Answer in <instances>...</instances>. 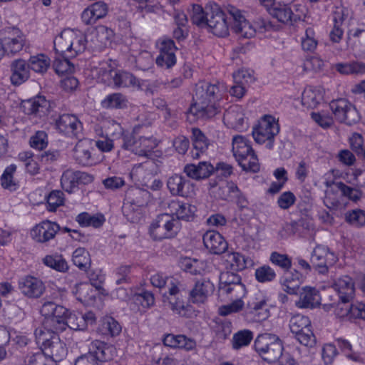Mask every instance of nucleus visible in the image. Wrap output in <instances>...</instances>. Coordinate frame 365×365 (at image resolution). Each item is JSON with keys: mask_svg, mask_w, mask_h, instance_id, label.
I'll use <instances>...</instances> for the list:
<instances>
[{"mask_svg": "<svg viewBox=\"0 0 365 365\" xmlns=\"http://www.w3.org/2000/svg\"><path fill=\"white\" fill-rule=\"evenodd\" d=\"M167 187L173 195L190 197L194 194L193 184L181 175L175 174L167 181Z\"/></svg>", "mask_w": 365, "mask_h": 365, "instance_id": "17", "label": "nucleus"}, {"mask_svg": "<svg viewBox=\"0 0 365 365\" xmlns=\"http://www.w3.org/2000/svg\"><path fill=\"white\" fill-rule=\"evenodd\" d=\"M249 306L256 321L264 320L269 316L267 299L262 295L256 297L255 300L250 303Z\"/></svg>", "mask_w": 365, "mask_h": 365, "instance_id": "40", "label": "nucleus"}, {"mask_svg": "<svg viewBox=\"0 0 365 365\" xmlns=\"http://www.w3.org/2000/svg\"><path fill=\"white\" fill-rule=\"evenodd\" d=\"M253 339V334L247 329L240 330L235 333L232 339V348L239 350L244 346H248Z\"/></svg>", "mask_w": 365, "mask_h": 365, "instance_id": "53", "label": "nucleus"}, {"mask_svg": "<svg viewBox=\"0 0 365 365\" xmlns=\"http://www.w3.org/2000/svg\"><path fill=\"white\" fill-rule=\"evenodd\" d=\"M108 13V6L103 1H97L87 8L81 14V20L86 25L94 24Z\"/></svg>", "mask_w": 365, "mask_h": 365, "instance_id": "27", "label": "nucleus"}, {"mask_svg": "<svg viewBox=\"0 0 365 365\" xmlns=\"http://www.w3.org/2000/svg\"><path fill=\"white\" fill-rule=\"evenodd\" d=\"M255 349L261 358L269 364H274L282 356L284 346L282 340L275 334H259L255 341Z\"/></svg>", "mask_w": 365, "mask_h": 365, "instance_id": "4", "label": "nucleus"}, {"mask_svg": "<svg viewBox=\"0 0 365 365\" xmlns=\"http://www.w3.org/2000/svg\"><path fill=\"white\" fill-rule=\"evenodd\" d=\"M60 227L56 222L46 220L36 225L31 231L32 238L37 242H46L53 239Z\"/></svg>", "mask_w": 365, "mask_h": 365, "instance_id": "21", "label": "nucleus"}, {"mask_svg": "<svg viewBox=\"0 0 365 365\" xmlns=\"http://www.w3.org/2000/svg\"><path fill=\"white\" fill-rule=\"evenodd\" d=\"M137 80L138 78L129 72L115 70L112 84L116 88H135Z\"/></svg>", "mask_w": 365, "mask_h": 365, "instance_id": "43", "label": "nucleus"}, {"mask_svg": "<svg viewBox=\"0 0 365 365\" xmlns=\"http://www.w3.org/2000/svg\"><path fill=\"white\" fill-rule=\"evenodd\" d=\"M302 275L298 271L286 270L282 279L281 283L284 292L289 294H295L299 288Z\"/></svg>", "mask_w": 365, "mask_h": 365, "instance_id": "37", "label": "nucleus"}, {"mask_svg": "<svg viewBox=\"0 0 365 365\" xmlns=\"http://www.w3.org/2000/svg\"><path fill=\"white\" fill-rule=\"evenodd\" d=\"M337 260L335 254L323 245H317L311 254L310 261L312 266L320 273L325 274L328 267L333 265Z\"/></svg>", "mask_w": 365, "mask_h": 365, "instance_id": "13", "label": "nucleus"}, {"mask_svg": "<svg viewBox=\"0 0 365 365\" xmlns=\"http://www.w3.org/2000/svg\"><path fill=\"white\" fill-rule=\"evenodd\" d=\"M72 261L76 267L86 270L91 264L90 255L85 248L78 247L73 252Z\"/></svg>", "mask_w": 365, "mask_h": 365, "instance_id": "52", "label": "nucleus"}, {"mask_svg": "<svg viewBox=\"0 0 365 365\" xmlns=\"http://www.w3.org/2000/svg\"><path fill=\"white\" fill-rule=\"evenodd\" d=\"M16 170V166L14 164L10 165L4 170L1 178V185L4 188L10 190H15L16 189V183L14 180L13 177Z\"/></svg>", "mask_w": 365, "mask_h": 365, "instance_id": "59", "label": "nucleus"}, {"mask_svg": "<svg viewBox=\"0 0 365 365\" xmlns=\"http://www.w3.org/2000/svg\"><path fill=\"white\" fill-rule=\"evenodd\" d=\"M324 89L321 86H307L302 94V104L307 108H314L323 101Z\"/></svg>", "mask_w": 365, "mask_h": 365, "instance_id": "32", "label": "nucleus"}, {"mask_svg": "<svg viewBox=\"0 0 365 365\" xmlns=\"http://www.w3.org/2000/svg\"><path fill=\"white\" fill-rule=\"evenodd\" d=\"M65 329L69 327L73 330H83L86 329V321L83 314L79 312L66 314L64 319Z\"/></svg>", "mask_w": 365, "mask_h": 365, "instance_id": "51", "label": "nucleus"}, {"mask_svg": "<svg viewBox=\"0 0 365 365\" xmlns=\"http://www.w3.org/2000/svg\"><path fill=\"white\" fill-rule=\"evenodd\" d=\"M11 82L19 86L27 81L30 76V68L28 63L21 58L14 60L11 64Z\"/></svg>", "mask_w": 365, "mask_h": 365, "instance_id": "30", "label": "nucleus"}, {"mask_svg": "<svg viewBox=\"0 0 365 365\" xmlns=\"http://www.w3.org/2000/svg\"><path fill=\"white\" fill-rule=\"evenodd\" d=\"M128 99L120 93H113L105 97L101 106L106 109H122L127 106Z\"/></svg>", "mask_w": 365, "mask_h": 365, "instance_id": "45", "label": "nucleus"}, {"mask_svg": "<svg viewBox=\"0 0 365 365\" xmlns=\"http://www.w3.org/2000/svg\"><path fill=\"white\" fill-rule=\"evenodd\" d=\"M279 132V125L276 118L272 115L262 117L257 127L252 130V136L259 144L268 141L269 148H272V140Z\"/></svg>", "mask_w": 365, "mask_h": 365, "instance_id": "10", "label": "nucleus"}, {"mask_svg": "<svg viewBox=\"0 0 365 365\" xmlns=\"http://www.w3.org/2000/svg\"><path fill=\"white\" fill-rule=\"evenodd\" d=\"M181 228L178 219L168 213L158 215L150 227V235L154 240L175 237Z\"/></svg>", "mask_w": 365, "mask_h": 365, "instance_id": "5", "label": "nucleus"}, {"mask_svg": "<svg viewBox=\"0 0 365 365\" xmlns=\"http://www.w3.org/2000/svg\"><path fill=\"white\" fill-rule=\"evenodd\" d=\"M76 220L81 227L98 228L103 225L106 219L101 214L91 215L83 212L76 216Z\"/></svg>", "mask_w": 365, "mask_h": 365, "instance_id": "44", "label": "nucleus"}, {"mask_svg": "<svg viewBox=\"0 0 365 365\" xmlns=\"http://www.w3.org/2000/svg\"><path fill=\"white\" fill-rule=\"evenodd\" d=\"M207 26L210 31L219 37H225L229 34V23L226 14L218 4L209 2L206 6Z\"/></svg>", "mask_w": 365, "mask_h": 365, "instance_id": "7", "label": "nucleus"}, {"mask_svg": "<svg viewBox=\"0 0 365 365\" xmlns=\"http://www.w3.org/2000/svg\"><path fill=\"white\" fill-rule=\"evenodd\" d=\"M332 287L337 292L340 300L349 302L355 294V286L353 279L349 276H343L334 280Z\"/></svg>", "mask_w": 365, "mask_h": 365, "instance_id": "22", "label": "nucleus"}, {"mask_svg": "<svg viewBox=\"0 0 365 365\" xmlns=\"http://www.w3.org/2000/svg\"><path fill=\"white\" fill-rule=\"evenodd\" d=\"M43 354L55 361H61L67 354V348L58 336H53L51 341L42 349Z\"/></svg>", "mask_w": 365, "mask_h": 365, "instance_id": "34", "label": "nucleus"}, {"mask_svg": "<svg viewBox=\"0 0 365 365\" xmlns=\"http://www.w3.org/2000/svg\"><path fill=\"white\" fill-rule=\"evenodd\" d=\"M19 287L21 293L29 298H39L46 289L43 282L32 276L21 278L19 282Z\"/></svg>", "mask_w": 365, "mask_h": 365, "instance_id": "18", "label": "nucleus"}, {"mask_svg": "<svg viewBox=\"0 0 365 365\" xmlns=\"http://www.w3.org/2000/svg\"><path fill=\"white\" fill-rule=\"evenodd\" d=\"M192 141L193 148L191 156L194 159H197L207 150L209 143L204 133L197 128H192Z\"/></svg>", "mask_w": 365, "mask_h": 365, "instance_id": "38", "label": "nucleus"}, {"mask_svg": "<svg viewBox=\"0 0 365 365\" xmlns=\"http://www.w3.org/2000/svg\"><path fill=\"white\" fill-rule=\"evenodd\" d=\"M232 145L233 155L243 170L252 173L259 171V160L246 137L240 135L234 136Z\"/></svg>", "mask_w": 365, "mask_h": 365, "instance_id": "3", "label": "nucleus"}, {"mask_svg": "<svg viewBox=\"0 0 365 365\" xmlns=\"http://www.w3.org/2000/svg\"><path fill=\"white\" fill-rule=\"evenodd\" d=\"M346 220L354 227L365 225V211L362 210H354L348 212L345 216Z\"/></svg>", "mask_w": 365, "mask_h": 365, "instance_id": "62", "label": "nucleus"}, {"mask_svg": "<svg viewBox=\"0 0 365 365\" xmlns=\"http://www.w3.org/2000/svg\"><path fill=\"white\" fill-rule=\"evenodd\" d=\"M115 71V69L110 63L103 62L94 69L93 73L98 81L111 85Z\"/></svg>", "mask_w": 365, "mask_h": 365, "instance_id": "47", "label": "nucleus"}, {"mask_svg": "<svg viewBox=\"0 0 365 365\" xmlns=\"http://www.w3.org/2000/svg\"><path fill=\"white\" fill-rule=\"evenodd\" d=\"M43 264L58 272H65L68 269L66 259L61 255H46L43 259Z\"/></svg>", "mask_w": 365, "mask_h": 365, "instance_id": "50", "label": "nucleus"}, {"mask_svg": "<svg viewBox=\"0 0 365 365\" xmlns=\"http://www.w3.org/2000/svg\"><path fill=\"white\" fill-rule=\"evenodd\" d=\"M224 264L227 269L242 271L246 268L245 257L239 252H227L224 256Z\"/></svg>", "mask_w": 365, "mask_h": 365, "instance_id": "41", "label": "nucleus"}, {"mask_svg": "<svg viewBox=\"0 0 365 365\" xmlns=\"http://www.w3.org/2000/svg\"><path fill=\"white\" fill-rule=\"evenodd\" d=\"M59 331L46 328L43 323L42 327L36 329L34 335L37 344H41L43 349L51 341L53 336H57L56 333Z\"/></svg>", "mask_w": 365, "mask_h": 365, "instance_id": "56", "label": "nucleus"}, {"mask_svg": "<svg viewBox=\"0 0 365 365\" xmlns=\"http://www.w3.org/2000/svg\"><path fill=\"white\" fill-rule=\"evenodd\" d=\"M335 187L341 192L343 196L354 202L359 200L362 196V192L360 190L351 187L342 182H336Z\"/></svg>", "mask_w": 365, "mask_h": 365, "instance_id": "60", "label": "nucleus"}, {"mask_svg": "<svg viewBox=\"0 0 365 365\" xmlns=\"http://www.w3.org/2000/svg\"><path fill=\"white\" fill-rule=\"evenodd\" d=\"M301 46L303 51L313 52L317 48L318 40L313 28L308 27L300 38Z\"/></svg>", "mask_w": 365, "mask_h": 365, "instance_id": "48", "label": "nucleus"}, {"mask_svg": "<svg viewBox=\"0 0 365 365\" xmlns=\"http://www.w3.org/2000/svg\"><path fill=\"white\" fill-rule=\"evenodd\" d=\"M220 294L222 296H227L228 299L230 300H242V298L246 294L245 286L242 283L233 284L232 287L222 289V291L220 292Z\"/></svg>", "mask_w": 365, "mask_h": 365, "instance_id": "58", "label": "nucleus"}, {"mask_svg": "<svg viewBox=\"0 0 365 365\" xmlns=\"http://www.w3.org/2000/svg\"><path fill=\"white\" fill-rule=\"evenodd\" d=\"M22 108L27 115H44L48 108V102L43 96H36L33 98L24 101Z\"/></svg>", "mask_w": 365, "mask_h": 365, "instance_id": "36", "label": "nucleus"}, {"mask_svg": "<svg viewBox=\"0 0 365 365\" xmlns=\"http://www.w3.org/2000/svg\"><path fill=\"white\" fill-rule=\"evenodd\" d=\"M101 128L105 136L113 140H118L120 146L124 143L125 136L131 134V133L125 130L119 123L110 118L103 120Z\"/></svg>", "mask_w": 365, "mask_h": 365, "instance_id": "25", "label": "nucleus"}, {"mask_svg": "<svg viewBox=\"0 0 365 365\" xmlns=\"http://www.w3.org/2000/svg\"><path fill=\"white\" fill-rule=\"evenodd\" d=\"M335 342L336 343V346L349 359L358 363L364 362V359L361 354L354 351L352 346L348 340L342 338H338L335 340Z\"/></svg>", "mask_w": 365, "mask_h": 365, "instance_id": "49", "label": "nucleus"}, {"mask_svg": "<svg viewBox=\"0 0 365 365\" xmlns=\"http://www.w3.org/2000/svg\"><path fill=\"white\" fill-rule=\"evenodd\" d=\"M255 276L257 282L267 283L274 281L277 274L275 271L269 265H262L255 269Z\"/></svg>", "mask_w": 365, "mask_h": 365, "instance_id": "57", "label": "nucleus"}, {"mask_svg": "<svg viewBox=\"0 0 365 365\" xmlns=\"http://www.w3.org/2000/svg\"><path fill=\"white\" fill-rule=\"evenodd\" d=\"M53 43L56 53L68 58L76 57L86 48L85 36L71 29L63 31L55 38Z\"/></svg>", "mask_w": 365, "mask_h": 365, "instance_id": "2", "label": "nucleus"}, {"mask_svg": "<svg viewBox=\"0 0 365 365\" xmlns=\"http://www.w3.org/2000/svg\"><path fill=\"white\" fill-rule=\"evenodd\" d=\"M268 13L279 21L289 24L297 21L300 16L294 14L289 4L295 0H259Z\"/></svg>", "mask_w": 365, "mask_h": 365, "instance_id": "9", "label": "nucleus"}, {"mask_svg": "<svg viewBox=\"0 0 365 365\" xmlns=\"http://www.w3.org/2000/svg\"><path fill=\"white\" fill-rule=\"evenodd\" d=\"M223 121L228 128L237 131H245L249 128L248 120L245 117L244 109L237 105L230 107L225 111Z\"/></svg>", "mask_w": 365, "mask_h": 365, "instance_id": "16", "label": "nucleus"}, {"mask_svg": "<svg viewBox=\"0 0 365 365\" xmlns=\"http://www.w3.org/2000/svg\"><path fill=\"white\" fill-rule=\"evenodd\" d=\"M329 108L335 119L347 125H352L359 120V112L347 99L339 98L329 103Z\"/></svg>", "mask_w": 365, "mask_h": 365, "instance_id": "11", "label": "nucleus"}, {"mask_svg": "<svg viewBox=\"0 0 365 365\" xmlns=\"http://www.w3.org/2000/svg\"><path fill=\"white\" fill-rule=\"evenodd\" d=\"M6 52L11 54L21 51L26 43L24 34L16 28L9 29L2 38Z\"/></svg>", "mask_w": 365, "mask_h": 365, "instance_id": "19", "label": "nucleus"}, {"mask_svg": "<svg viewBox=\"0 0 365 365\" xmlns=\"http://www.w3.org/2000/svg\"><path fill=\"white\" fill-rule=\"evenodd\" d=\"M28 64L31 70L43 74L51 66V59L48 56L40 53L31 56L28 61Z\"/></svg>", "mask_w": 365, "mask_h": 365, "instance_id": "42", "label": "nucleus"}, {"mask_svg": "<svg viewBox=\"0 0 365 365\" xmlns=\"http://www.w3.org/2000/svg\"><path fill=\"white\" fill-rule=\"evenodd\" d=\"M68 310L53 302H45L41 309V314L44 317L43 325L53 331H64V319Z\"/></svg>", "mask_w": 365, "mask_h": 365, "instance_id": "6", "label": "nucleus"}, {"mask_svg": "<svg viewBox=\"0 0 365 365\" xmlns=\"http://www.w3.org/2000/svg\"><path fill=\"white\" fill-rule=\"evenodd\" d=\"M57 129L69 137H78L81 133L82 125L77 117L70 114H63L56 121Z\"/></svg>", "mask_w": 365, "mask_h": 365, "instance_id": "20", "label": "nucleus"}, {"mask_svg": "<svg viewBox=\"0 0 365 365\" xmlns=\"http://www.w3.org/2000/svg\"><path fill=\"white\" fill-rule=\"evenodd\" d=\"M169 296L167 300L169 307L178 314H182L185 309L184 301L180 294L178 282L176 279H170L168 288Z\"/></svg>", "mask_w": 365, "mask_h": 365, "instance_id": "35", "label": "nucleus"}, {"mask_svg": "<svg viewBox=\"0 0 365 365\" xmlns=\"http://www.w3.org/2000/svg\"><path fill=\"white\" fill-rule=\"evenodd\" d=\"M183 171L187 177L199 180L210 177L214 171V167L211 163L202 161L200 162L197 165H186L184 167Z\"/></svg>", "mask_w": 365, "mask_h": 365, "instance_id": "33", "label": "nucleus"}, {"mask_svg": "<svg viewBox=\"0 0 365 365\" xmlns=\"http://www.w3.org/2000/svg\"><path fill=\"white\" fill-rule=\"evenodd\" d=\"M152 167H153V162L140 164L135 167L131 173L132 178L143 186L148 185V183L154 178V175L151 171Z\"/></svg>", "mask_w": 365, "mask_h": 365, "instance_id": "39", "label": "nucleus"}, {"mask_svg": "<svg viewBox=\"0 0 365 365\" xmlns=\"http://www.w3.org/2000/svg\"><path fill=\"white\" fill-rule=\"evenodd\" d=\"M99 329L103 334L113 337L120 334L122 327L114 318L106 316L102 319Z\"/></svg>", "mask_w": 365, "mask_h": 365, "instance_id": "46", "label": "nucleus"}, {"mask_svg": "<svg viewBox=\"0 0 365 365\" xmlns=\"http://www.w3.org/2000/svg\"><path fill=\"white\" fill-rule=\"evenodd\" d=\"M214 290L215 286L210 280H199L190 291V299L194 304H203Z\"/></svg>", "mask_w": 365, "mask_h": 365, "instance_id": "24", "label": "nucleus"}, {"mask_svg": "<svg viewBox=\"0 0 365 365\" xmlns=\"http://www.w3.org/2000/svg\"><path fill=\"white\" fill-rule=\"evenodd\" d=\"M289 328L301 344L311 347L315 344L309 317L299 314L294 315L289 320Z\"/></svg>", "mask_w": 365, "mask_h": 365, "instance_id": "8", "label": "nucleus"}, {"mask_svg": "<svg viewBox=\"0 0 365 365\" xmlns=\"http://www.w3.org/2000/svg\"><path fill=\"white\" fill-rule=\"evenodd\" d=\"M225 87L222 83H210L200 81L196 84L194 103L190 106L187 115L192 120L207 119L214 117L220 111V100Z\"/></svg>", "mask_w": 365, "mask_h": 365, "instance_id": "1", "label": "nucleus"}, {"mask_svg": "<svg viewBox=\"0 0 365 365\" xmlns=\"http://www.w3.org/2000/svg\"><path fill=\"white\" fill-rule=\"evenodd\" d=\"M205 247L212 254L220 255L227 248V242L217 232L209 230L203 235Z\"/></svg>", "mask_w": 365, "mask_h": 365, "instance_id": "26", "label": "nucleus"}, {"mask_svg": "<svg viewBox=\"0 0 365 365\" xmlns=\"http://www.w3.org/2000/svg\"><path fill=\"white\" fill-rule=\"evenodd\" d=\"M133 301L135 304H140L143 309H147L154 304L155 298L151 292L144 291L141 293L135 294L133 297Z\"/></svg>", "mask_w": 365, "mask_h": 365, "instance_id": "63", "label": "nucleus"}, {"mask_svg": "<svg viewBox=\"0 0 365 365\" xmlns=\"http://www.w3.org/2000/svg\"><path fill=\"white\" fill-rule=\"evenodd\" d=\"M115 353V349L111 345H108L99 340L93 341L89 345V351L87 354H91L95 356L96 360L102 363L111 360Z\"/></svg>", "mask_w": 365, "mask_h": 365, "instance_id": "28", "label": "nucleus"}, {"mask_svg": "<svg viewBox=\"0 0 365 365\" xmlns=\"http://www.w3.org/2000/svg\"><path fill=\"white\" fill-rule=\"evenodd\" d=\"M159 55L156 58V64L163 68H170L175 65L177 47L173 40L162 38L159 42Z\"/></svg>", "mask_w": 365, "mask_h": 365, "instance_id": "15", "label": "nucleus"}, {"mask_svg": "<svg viewBox=\"0 0 365 365\" xmlns=\"http://www.w3.org/2000/svg\"><path fill=\"white\" fill-rule=\"evenodd\" d=\"M91 141L89 139H81L73 149V158L78 164L90 165L93 161L91 158Z\"/></svg>", "mask_w": 365, "mask_h": 365, "instance_id": "29", "label": "nucleus"}, {"mask_svg": "<svg viewBox=\"0 0 365 365\" xmlns=\"http://www.w3.org/2000/svg\"><path fill=\"white\" fill-rule=\"evenodd\" d=\"M235 83H242L249 86L255 81L253 71L248 69H240L233 73Z\"/></svg>", "mask_w": 365, "mask_h": 365, "instance_id": "64", "label": "nucleus"}, {"mask_svg": "<svg viewBox=\"0 0 365 365\" xmlns=\"http://www.w3.org/2000/svg\"><path fill=\"white\" fill-rule=\"evenodd\" d=\"M157 145V140L153 137H140L138 140H135L133 133H131L125 136L124 143L121 145V147L130 150L135 155L148 157Z\"/></svg>", "mask_w": 365, "mask_h": 365, "instance_id": "12", "label": "nucleus"}, {"mask_svg": "<svg viewBox=\"0 0 365 365\" xmlns=\"http://www.w3.org/2000/svg\"><path fill=\"white\" fill-rule=\"evenodd\" d=\"M227 12L233 19V30L240 36L243 38H252L256 32L257 29L251 24L242 14L241 11L232 6L227 7Z\"/></svg>", "mask_w": 365, "mask_h": 365, "instance_id": "14", "label": "nucleus"}, {"mask_svg": "<svg viewBox=\"0 0 365 365\" xmlns=\"http://www.w3.org/2000/svg\"><path fill=\"white\" fill-rule=\"evenodd\" d=\"M167 209L169 215L173 217L176 216L175 219L183 220L189 221L194 217L196 211V207L188 203H185L179 200H170L167 203Z\"/></svg>", "mask_w": 365, "mask_h": 365, "instance_id": "23", "label": "nucleus"}, {"mask_svg": "<svg viewBox=\"0 0 365 365\" xmlns=\"http://www.w3.org/2000/svg\"><path fill=\"white\" fill-rule=\"evenodd\" d=\"M61 56L62 58H56L53 61V66L56 73L58 75L71 73L73 71L74 67L68 60V57H66L65 56Z\"/></svg>", "mask_w": 365, "mask_h": 365, "instance_id": "61", "label": "nucleus"}, {"mask_svg": "<svg viewBox=\"0 0 365 365\" xmlns=\"http://www.w3.org/2000/svg\"><path fill=\"white\" fill-rule=\"evenodd\" d=\"M61 184L62 188L67 192H74L78 185L76 172L72 170L64 171L61 178Z\"/></svg>", "mask_w": 365, "mask_h": 365, "instance_id": "54", "label": "nucleus"}, {"mask_svg": "<svg viewBox=\"0 0 365 365\" xmlns=\"http://www.w3.org/2000/svg\"><path fill=\"white\" fill-rule=\"evenodd\" d=\"M321 297L319 291L311 287H304L299 293V299L296 302L299 308L314 309L320 304Z\"/></svg>", "mask_w": 365, "mask_h": 365, "instance_id": "31", "label": "nucleus"}, {"mask_svg": "<svg viewBox=\"0 0 365 365\" xmlns=\"http://www.w3.org/2000/svg\"><path fill=\"white\" fill-rule=\"evenodd\" d=\"M237 271H231L227 269L220 275V284H219V292L232 287L233 284H237L241 283V277L236 274Z\"/></svg>", "mask_w": 365, "mask_h": 365, "instance_id": "55", "label": "nucleus"}]
</instances>
